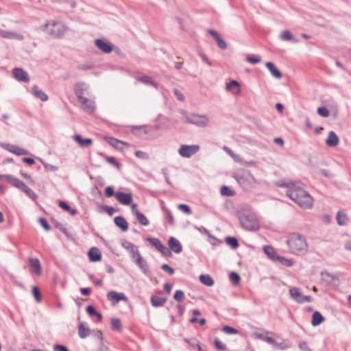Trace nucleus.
Masks as SVG:
<instances>
[{
  "mask_svg": "<svg viewBox=\"0 0 351 351\" xmlns=\"http://www.w3.org/2000/svg\"><path fill=\"white\" fill-rule=\"evenodd\" d=\"M264 251L265 254L272 260L276 261L278 258V254L274 251V248L270 246H265Z\"/></svg>",
  "mask_w": 351,
  "mask_h": 351,
  "instance_id": "nucleus-38",
  "label": "nucleus"
},
{
  "mask_svg": "<svg viewBox=\"0 0 351 351\" xmlns=\"http://www.w3.org/2000/svg\"><path fill=\"white\" fill-rule=\"evenodd\" d=\"M151 304L154 307H160L165 304L167 301L166 298L160 297L158 295H152L150 299Z\"/></svg>",
  "mask_w": 351,
  "mask_h": 351,
  "instance_id": "nucleus-30",
  "label": "nucleus"
},
{
  "mask_svg": "<svg viewBox=\"0 0 351 351\" xmlns=\"http://www.w3.org/2000/svg\"><path fill=\"white\" fill-rule=\"evenodd\" d=\"M296 184H297V182L280 181L277 183V185L279 187H286V188H287V190H289V189H291L292 186L293 185H295Z\"/></svg>",
  "mask_w": 351,
  "mask_h": 351,
  "instance_id": "nucleus-48",
  "label": "nucleus"
},
{
  "mask_svg": "<svg viewBox=\"0 0 351 351\" xmlns=\"http://www.w3.org/2000/svg\"><path fill=\"white\" fill-rule=\"evenodd\" d=\"M0 36L7 39H16L18 40H24L23 35L5 30H0Z\"/></svg>",
  "mask_w": 351,
  "mask_h": 351,
  "instance_id": "nucleus-18",
  "label": "nucleus"
},
{
  "mask_svg": "<svg viewBox=\"0 0 351 351\" xmlns=\"http://www.w3.org/2000/svg\"><path fill=\"white\" fill-rule=\"evenodd\" d=\"M134 154L137 158L142 160H148L149 158L147 153L140 150L136 151Z\"/></svg>",
  "mask_w": 351,
  "mask_h": 351,
  "instance_id": "nucleus-50",
  "label": "nucleus"
},
{
  "mask_svg": "<svg viewBox=\"0 0 351 351\" xmlns=\"http://www.w3.org/2000/svg\"><path fill=\"white\" fill-rule=\"evenodd\" d=\"M32 93L37 98L40 99L43 101L48 100V96L42 90L38 89L37 86H34L32 88Z\"/></svg>",
  "mask_w": 351,
  "mask_h": 351,
  "instance_id": "nucleus-28",
  "label": "nucleus"
},
{
  "mask_svg": "<svg viewBox=\"0 0 351 351\" xmlns=\"http://www.w3.org/2000/svg\"><path fill=\"white\" fill-rule=\"evenodd\" d=\"M337 221L339 226L346 225L348 221L346 215L341 211H339L337 215Z\"/></svg>",
  "mask_w": 351,
  "mask_h": 351,
  "instance_id": "nucleus-37",
  "label": "nucleus"
},
{
  "mask_svg": "<svg viewBox=\"0 0 351 351\" xmlns=\"http://www.w3.org/2000/svg\"><path fill=\"white\" fill-rule=\"evenodd\" d=\"M220 192L222 195L226 197H232L234 195V192L227 186H223Z\"/></svg>",
  "mask_w": 351,
  "mask_h": 351,
  "instance_id": "nucleus-46",
  "label": "nucleus"
},
{
  "mask_svg": "<svg viewBox=\"0 0 351 351\" xmlns=\"http://www.w3.org/2000/svg\"><path fill=\"white\" fill-rule=\"evenodd\" d=\"M287 243L292 253L303 254L307 250V243L305 237L298 233H293L289 236Z\"/></svg>",
  "mask_w": 351,
  "mask_h": 351,
  "instance_id": "nucleus-3",
  "label": "nucleus"
},
{
  "mask_svg": "<svg viewBox=\"0 0 351 351\" xmlns=\"http://www.w3.org/2000/svg\"><path fill=\"white\" fill-rule=\"evenodd\" d=\"M114 222L117 226L120 228L122 231L125 232L128 229V223L124 217L117 216L114 219Z\"/></svg>",
  "mask_w": 351,
  "mask_h": 351,
  "instance_id": "nucleus-27",
  "label": "nucleus"
},
{
  "mask_svg": "<svg viewBox=\"0 0 351 351\" xmlns=\"http://www.w3.org/2000/svg\"><path fill=\"white\" fill-rule=\"evenodd\" d=\"M10 184L23 191L28 197L32 199L37 198V195L29 189L23 181L16 178H10Z\"/></svg>",
  "mask_w": 351,
  "mask_h": 351,
  "instance_id": "nucleus-7",
  "label": "nucleus"
},
{
  "mask_svg": "<svg viewBox=\"0 0 351 351\" xmlns=\"http://www.w3.org/2000/svg\"><path fill=\"white\" fill-rule=\"evenodd\" d=\"M32 291H33V294L35 297L36 300L38 302H40L41 300V295H40L39 289L36 287H34Z\"/></svg>",
  "mask_w": 351,
  "mask_h": 351,
  "instance_id": "nucleus-60",
  "label": "nucleus"
},
{
  "mask_svg": "<svg viewBox=\"0 0 351 351\" xmlns=\"http://www.w3.org/2000/svg\"><path fill=\"white\" fill-rule=\"evenodd\" d=\"M321 277L322 280L328 285H335L339 281L336 276L327 271H322L321 273Z\"/></svg>",
  "mask_w": 351,
  "mask_h": 351,
  "instance_id": "nucleus-23",
  "label": "nucleus"
},
{
  "mask_svg": "<svg viewBox=\"0 0 351 351\" xmlns=\"http://www.w3.org/2000/svg\"><path fill=\"white\" fill-rule=\"evenodd\" d=\"M107 299L112 305H116L120 301L128 302V298L124 293H119L115 291H110L107 293Z\"/></svg>",
  "mask_w": 351,
  "mask_h": 351,
  "instance_id": "nucleus-9",
  "label": "nucleus"
},
{
  "mask_svg": "<svg viewBox=\"0 0 351 351\" xmlns=\"http://www.w3.org/2000/svg\"><path fill=\"white\" fill-rule=\"evenodd\" d=\"M89 260L91 262H97L101 260V254L99 250L96 247H91L88 253Z\"/></svg>",
  "mask_w": 351,
  "mask_h": 351,
  "instance_id": "nucleus-20",
  "label": "nucleus"
},
{
  "mask_svg": "<svg viewBox=\"0 0 351 351\" xmlns=\"http://www.w3.org/2000/svg\"><path fill=\"white\" fill-rule=\"evenodd\" d=\"M136 217V220L143 226L149 225V220L146 217L145 215L141 213H138L134 215Z\"/></svg>",
  "mask_w": 351,
  "mask_h": 351,
  "instance_id": "nucleus-40",
  "label": "nucleus"
},
{
  "mask_svg": "<svg viewBox=\"0 0 351 351\" xmlns=\"http://www.w3.org/2000/svg\"><path fill=\"white\" fill-rule=\"evenodd\" d=\"M148 242L156 247L161 254L166 256H171V251L164 245L162 244L160 241L156 238H147Z\"/></svg>",
  "mask_w": 351,
  "mask_h": 351,
  "instance_id": "nucleus-10",
  "label": "nucleus"
},
{
  "mask_svg": "<svg viewBox=\"0 0 351 351\" xmlns=\"http://www.w3.org/2000/svg\"><path fill=\"white\" fill-rule=\"evenodd\" d=\"M101 210L106 211L110 216H112L115 212V209L109 206H103L101 208Z\"/></svg>",
  "mask_w": 351,
  "mask_h": 351,
  "instance_id": "nucleus-56",
  "label": "nucleus"
},
{
  "mask_svg": "<svg viewBox=\"0 0 351 351\" xmlns=\"http://www.w3.org/2000/svg\"><path fill=\"white\" fill-rule=\"evenodd\" d=\"M53 350L54 351H69V349L62 345H55Z\"/></svg>",
  "mask_w": 351,
  "mask_h": 351,
  "instance_id": "nucleus-64",
  "label": "nucleus"
},
{
  "mask_svg": "<svg viewBox=\"0 0 351 351\" xmlns=\"http://www.w3.org/2000/svg\"><path fill=\"white\" fill-rule=\"evenodd\" d=\"M169 250L173 251L176 254H179L182 251V246L180 242L173 237H171L168 241Z\"/></svg>",
  "mask_w": 351,
  "mask_h": 351,
  "instance_id": "nucleus-15",
  "label": "nucleus"
},
{
  "mask_svg": "<svg viewBox=\"0 0 351 351\" xmlns=\"http://www.w3.org/2000/svg\"><path fill=\"white\" fill-rule=\"evenodd\" d=\"M122 246L130 252L131 258L134 257L136 255H138V254L140 253L137 247L130 241H125L123 242Z\"/></svg>",
  "mask_w": 351,
  "mask_h": 351,
  "instance_id": "nucleus-25",
  "label": "nucleus"
},
{
  "mask_svg": "<svg viewBox=\"0 0 351 351\" xmlns=\"http://www.w3.org/2000/svg\"><path fill=\"white\" fill-rule=\"evenodd\" d=\"M106 160L108 163L112 164L118 168H119L121 167V164L117 161L115 158H114L112 156H108L106 158Z\"/></svg>",
  "mask_w": 351,
  "mask_h": 351,
  "instance_id": "nucleus-59",
  "label": "nucleus"
},
{
  "mask_svg": "<svg viewBox=\"0 0 351 351\" xmlns=\"http://www.w3.org/2000/svg\"><path fill=\"white\" fill-rule=\"evenodd\" d=\"M299 348L302 351H312V350L308 346L306 341H302L299 344Z\"/></svg>",
  "mask_w": 351,
  "mask_h": 351,
  "instance_id": "nucleus-63",
  "label": "nucleus"
},
{
  "mask_svg": "<svg viewBox=\"0 0 351 351\" xmlns=\"http://www.w3.org/2000/svg\"><path fill=\"white\" fill-rule=\"evenodd\" d=\"M137 80L145 85H151L154 88H158V84L155 81L152 80V77L148 75H144L142 77H138Z\"/></svg>",
  "mask_w": 351,
  "mask_h": 351,
  "instance_id": "nucleus-33",
  "label": "nucleus"
},
{
  "mask_svg": "<svg viewBox=\"0 0 351 351\" xmlns=\"http://www.w3.org/2000/svg\"><path fill=\"white\" fill-rule=\"evenodd\" d=\"M88 89V85L84 82L76 83L74 86L75 94L78 99L84 97V93Z\"/></svg>",
  "mask_w": 351,
  "mask_h": 351,
  "instance_id": "nucleus-16",
  "label": "nucleus"
},
{
  "mask_svg": "<svg viewBox=\"0 0 351 351\" xmlns=\"http://www.w3.org/2000/svg\"><path fill=\"white\" fill-rule=\"evenodd\" d=\"M136 265L141 269V270L145 274L147 275L149 273V269L147 263L145 259L143 258L141 254H138L134 257L132 258Z\"/></svg>",
  "mask_w": 351,
  "mask_h": 351,
  "instance_id": "nucleus-11",
  "label": "nucleus"
},
{
  "mask_svg": "<svg viewBox=\"0 0 351 351\" xmlns=\"http://www.w3.org/2000/svg\"><path fill=\"white\" fill-rule=\"evenodd\" d=\"M41 29L53 38H62L68 32L69 27L60 21L49 20L45 22Z\"/></svg>",
  "mask_w": 351,
  "mask_h": 351,
  "instance_id": "nucleus-2",
  "label": "nucleus"
},
{
  "mask_svg": "<svg viewBox=\"0 0 351 351\" xmlns=\"http://www.w3.org/2000/svg\"><path fill=\"white\" fill-rule=\"evenodd\" d=\"M286 194L302 208L310 209L313 206V198L302 188L301 183L297 182L291 189L287 190Z\"/></svg>",
  "mask_w": 351,
  "mask_h": 351,
  "instance_id": "nucleus-1",
  "label": "nucleus"
},
{
  "mask_svg": "<svg viewBox=\"0 0 351 351\" xmlns=\"http://www.w3.org/2000/svg\"><path fill=\"white\" fill-rule=\"evenodd\" d=\"M184 121L187 123H191L204 128L208 125L209 119L205 115L191 114L184 117Z\"/></svg>",
  "mask_w": 351,
  "mask_h": 351,
  "instance_id": "nucleus-6",
  "label": "nucleus"
},
{
  "mask_svg": "<svg viewBox=\"0 0 351 351\" xmlns=\"http://www.w3.org/2000/svg\"><path fill=\"white\" fill-rule=\"evenodd\" d=\"M116 199L123 205H130L132 201V195L131 193L123 192H117L115 194Z\"/></svg>",
  "mask_w": 351,
  "mask_h": 351,
  "instance_id": "nucleus-13",
  "label": "nucleus"
},
{
  "mask_svg": "<svg viewBox=\"0 0 351 351\" xmlns=\"http://www.w3.org/2000/svg\"><path fill=\"white\" fill-rule=\"evenodd\" d=\"M317 113L323 117H328L330 114L329 110L326 107H319L317 109Z\"/></svg>",
  "mask_w": 351,
  "mask_h": 351,
  "instance_id": "nucleus-51",
  "label": "nucleus"
},
{
  "mask_svg": "<svg viewBox=\"0 0 351 351\" xmlns=\"http://www.w3.org/2000/svg\"><path fill=\"white\" fill-rule=\"evenodd\" d=\"M234 179L245 189L254 188L257 182L253 175L247 170H241L232 175Z\"/></svg>",
  "mask_w": 351,
  "mask_h": 351,
  "instance_id": "nucleus-4",
  "label": "nucleus"
},
{
  "mask_svg": "<svg viewBox=\"0 0 351 351\" xmlns=\"http://www.w3.org/2000/svg\"><path fill=\"white\" fill-rule=\"evenodd\" d=\"M229 278L234 286H237L240 283L241 278L237 273L232 271L229 275Z\"/></svg>",
  "mask_w": 351,
  "mask_h": 351,
  "instance_id": "nucleus-41",
  "label": "nucleus"
},
{
  "mask_svg": "<svg viewBox=\"0 0 351 351\" xmlns=\"http://www.w3.org/2000/svg\"><path fill=\"white\" fill-rule=\"evenodd\" d=\"M234 87L237 88V95H239L241 93V88L239 87V83L236 80H231L229 83H227L226 88L227 90L230 91Z\"/></svg>",
  "mask_w": 351,
  "mask_h": 351,
  "instance_id": "nucleus-39",
  "label": "nucleus"
},
{
  "mask_svg": "<svg viewBox=\"0 0 351 351\" xmlns=\"http://www.w3.org/2000/svg\"><path fill=\"white\" fill-rule=\"evenodd\" d=\"M178 208L187 215H190L192 213L191 208L186 204H178Z\"/></svg>",
  "mask_w": 351,
  "mask_h": 351,
  "instance_id": "nucleus-47",
  "label": "nucleus"
},
{
  "mask_svg": "<svg viewBox=\"0 0 351 351\" xmlns=\"http://www.w3.org/2000/svg\"><path fill=\"white\" fill-rule=\"evenodd\" d=\"M78 334L80 338L84 339L87 337L90 334V329L88 327V325L85 323L81 322L80 323L78 327Z\"/></svg>",
  "mask_w": 351,
  "mask_h": 351,
  "instance_id": "nucleus-29",
  "label": "nucleus"
},
{
  "mask_svg": "<svg viewBox=\"0 0 351 351\" xmlns=\"http://www.w3.org/2000/svg\"><path fill=\"white\" fill-rule=\"evenodd\" d=\"M200 149L198 145H181L178 150V154L183 158H191Z\"/></svg>",
  "mask_w": 351,
  "mask_h": 351,
  "instance_id": "nucleus-8",
  "label": "nucleus"
},
{
  "mask_svg": "<svg viewBox=\"0 0 351 351\" xmlns=\"http://www.w3.org/2000/svg\"><path fill=\"white\" fill-rule=\"evenodd\" d=\"M200 282L206 286H212L214 285V280L208 274H202L199 276Z\"/></svg>",
  "mask_w": 351,
  "mask_h": 351,
  "instance_id": "nucleus-35",
  "label": "nucleus"
},
{
  "mask_svg": "<svg viewBox=\"0 0 351 351\" xmlns=\"http://www.w3.org/2000/svg\"><path fill=\"white\" fill-rule=\"evenodd\" d=\"M208 33L215 39L219 48L221 49H226L227 48V44L226 41L221 38L217 32L213 29H208Z\"/></svg>",
  "mask_w": 351,
  "mask_h": 351,
  "instance_id": "nucleus-17",
  "label": "nucleus"
},
{
  "mask_svg": "<svg viewBox=\"0 0 351 351\" xmlns=\"http://www.w3.org/2000/svg\"><path fill=\"white\" fill-rule=\"evenodd\" d=\"M111 327L113 330L120 331L122 329V324L121 320L118 318H113L111 319Z\"/></svg>",
  "mask_w": 351,
  "mask_h": 351,
  "instance_id": "nucleus-43",
  "label": "nucleus"
},
{
  "mask_svg": "<svg viewBox=\"0 0 351 351\" xmlns=\"http://www.w3.org/2000/svg\"><path fill=\"white\" fill-rule=\"evenodd\" d=\"M29 263L32 272L38 275L41 274V265L38 258H29Z\"/></svg>",
  "mask_w": 351,
  "mask_h": 351,
  "instance_id": "nucleus-22",
  "label": "nucleus"
},
{
  "mask_svg": "<svg viewBox=\"0 0 351 351\" xmlns=\"http://www.w3.org/2000/svg\"><path fill=\"white\" fill-rule=\"evenodd\" d=\"M164 212L166 213V219L167 221L171 223H174V218L173 215L171 214V211L169 210L167 208H163Z\"/></svg>",
  "mask_w": 351,
  "mask_h": 351,
  "instance_id": "nucleus-52",
  "label": "nucleus"
},
{
  "mask_svg": "<svg viewBox=\"0 0 351 351\" xmlns=\"http://www.w3.org/2000/svg\"><path fill=\"white\" fill-rule=\"evenodd\" d=\"M289 293L291 298L296 302L300 304L303 303L302 298L304 295L302 294L300 289L297 287H292L289 289Z\"/></svg>",
  "mask_w": 351,
  "mask_h": 351,
  "instance_id": "nucleus-24",
  "label": "nucleus"
},
{
  "mask_svg": "<svg viewBox=\"0 0 351 351\" xmlns=\"http://www.w3.org/2000/svg\"><path fill=\"white\" fill-rule=\"evenodd\" d=\"M10 152L17 156H24L29 154L27 149L18 146H13Z\"/></svg>",
  "mask_w": 351,
  "mask_h": 351,
  "instance_id": "nucleus-36",
  "label": "nucleus"
},
{
  "mask_svg": "<svg viewBox=\"0 0 351 351\" xmlns=\"http://www.w3.org/2000/svg\"><path fill=\"white\" fill-rule=\"evenodd\" d=\"M13 75L14 78L19 82H28L29 81V77L27 73L23 69H14Z\"/></svg>",
  "mask_w": 351,
  "mask_h": 351,
  "instance_id": "nucleus-14",
  "label": "nucleus"
},
{
  "mask_svg": "<svg viewBox=\"0 0 351 351\" xmlns=\"http://www.w3.org/2000/svg\"><path fill=\"white\" fill-rule=\"evenodd\" d=\"M95 44L98 49L106 53H109L113 50L114 45L104 40L96 39L95 40Z\"/></svg>",
  "mask_w": 351,
  "mask_h": 351,
  "instance_id": "nucleus-12",
  "label": "nucleus"
},
{
  "mask_svg": "<svg viewBox=\"0 0 351 351\" xmlns=\"http://www.w3.org/2000/svg\"><path fill=\"white\" fill-rule=\"evenodd\" d=\"M214 345L218 350L222 351L226 349V346L223 343H222L219 339H215L214 341Z\"/></svg>",
  "mask_w": 351,
  "mask_h": 351,
  "instance_id": "nucleus-55",
  "label": "nucleus"
},
{
  "mask_svg": "<svg viewBox=\"0 0 351 351\" xmlns=\"http://www.w3.org/2000/svg\"><path fill=\"white\" fill-rule=\"evenodd\" d=\"M239 221L243 228L248 230H257L259 228V223L256 216L254 213H243L239 215Z\"/></svg>",
  "mask_w": 351,
  "mask_h": 351,
  "instance_id": "nucleus-5",
  "label": "nucleus"
},
{
  "mask_svg": "<svg viewBox=\"0 0 351 351\" xmlns=\"http://www.w3.org/2000/svg\"><path fill=\"white\" fill-rule=\"evenodd\" d=\"M261 60L259 56H248L247 61L251 64H255L260 62Z\"/></svg>",
  "mask_w": 351,
  "mask_h": 351,
  "instance_id": "nucleus-57",
  "label": "nucleus"
},
{
  "mask_svg": "<svg viewBox=\"0 0 351 351\" xmlns=\"http://www.w3.org/2000/svg\"><path fill=\"white\" fill-rule=\"evenodd\" d=\"M324 319L322 315L319 312L316 311L313 314L311 324L313 326H316L321 324Z\"/></svg>",
  "mask_w": 351,
  "mask_h": 351,
  "instance_id": "nucleus-34",
  "label": "nucleus"
},
{
  "mask_svg": "<svg viewBox=\"0 0 351 351\" xmlns=\"http://www.w3.org/2000/svg\"><path fill=\"white\" fill-rule=\"evenodd\" d=\"M116 193L114 191L112 186H108L105 189V195L108 197L115 196Z\"/></svg>",
  "mask_w": 351,
  "mask_h": 351,
  "instance_id": "nucleus-58",
  "label": "nucleus"
},
{
  "mask_svg": "<svg viewBox=\"0 0 351 351\" xmlns=\"http://www.w3.org/2000/svg\"><path fill=\"white\" fill-rule=\"evenodd\" d=\"M276 261L280 262L282 265L290 267L293 264V261L292 259H288L280 255H278V258H276Z\"/></svg>",
  "mask_w": 351,
  "mask_h": 351,
  "instance_id": "nucleus-42",
  "label": "nucleus"
},
{
  "mask_svg": "<svg viewBox=\"0 0 351 351\" xmlns=\"http://www.w3.org/2000/svg\"><path fill=\"white\" fill-rule=\"evenodd\" d=\"M223 331L228 334H237L238 330L234 328L228 326H226L223 328Z\"/></svg>",
  "mask_w": 351,
  "mask_h": 351,
  "instance_id": "nucleus-61",
  "label": "nucleus"
},
{
  "mask_svg": "<svg viewBox=\"0 0 351 351\" xmlns=\"http://www.w3.org/2000/svg\"><path fill=\"white\" fill-rule=\"evenodd\" d=\"M79 101L81 102L84 110H86L88 113L93 112L95 106V103L93 101L86 97H83L82 99H79Z\"/></svg>",
  "mask_w": 351,
  "mask_h": 351,
  "instance_id": "nucleus-19",
  "label": "nucleus"
},
{
  "mask_svg": "<svg viewBox=\"0 0 351 351\" xmlns=\"http://www.w3.org/2000/svg\"><path fill=\"white\" fill-rule=\"evenodd\" d=\"M339 139L338 136L334 131H330L328 133L327 139L326 140V144L330 147L337 146L339 144Z\"/></svg>",
  "mask_w": 351,
  "mask_h": 351,
  "instance_id": "nucleus-21",
  "label": "nucleus"
},
{
  "mask_svg": "<svg viewBox=\"0 0 351 351\" xmlns=\"http://www.w3.org/2000/svg\"><path fill=\"white\" fill-rule=\"evenodd\" d=\"M73 139L79 144L82 147H89L93 144L91 138H83L80 134H75Z\"/></svg>",
  "mask_w": 351,
  "mask_h": 351,
  "instance_id": "nucleus-26",
  "label": "nucleus"
},
{
  "mask_svg": "<svg viewBox=\"0 0 351 351\" xmlns=\"http://www.w3.org/2000/svg\"><path fill=\"white\" fill-rule=\"evenodd\" d=\"M280 38L285 41H292L294 43H298L299 42V40L294 38L289 30L283 31L280 35Z\"/></svg>",
  "mask_w": 351,
  "mask_h": 351,
  "instance_id": "nucleus-32",
  "label": "nucleus"
},
{
  "mask_svg": "<svg viewBox=\"0 0 351 351\" xmlns=\"http://www.w3.org/2000/svg\"><path fill=\"white\" fill-rule=\"evenodd\" d=\"M274 348L279 350H285L289 348V346L285 343L284 340H282L280 343L275 341Z\"/></svg>",
  "mask_w": 351,
  "mask_h": 351,
  "instance_id": "nucleus-54",
  "label": "nucleus"
},
{
  "mask_svg": "<svg viewBox=\"0 0 351 351\" xmlns=\"http://www.w3.org/2000/svg\"><path fill=\"white\" fill-rule=\"evenodd\" d=\"M173 298L178 302H182L184 298V293L181 290H177L173 295Z\"/></svg>",
  "mask_w": 351,
  "mask_h": 351,
  "instance_id": "nucleus-49",
  "label": "nucleus"
},
{
  "mask_svg": "<svg viewBox=\"0 0 351 351\" xmlns=\"http://www.w3.org/2000/svg\"><path fill=\"white\" fill-rule=\"evenodd\" d=\"M226 242L228 245L231 246L233 249H236L239 247V242L237 239L234 237H227L226 238Z\"/></svg>",
  "mask_w": 351,
  "mask_h": 351,
  "instance_id": "nucleus-45",
  "label": "nucleus"
},
{
  "mask_svg": "<svg viewBox=\"0 0 351 351\" xmlns=\"http://www.w3.org/2000/svg\"><path fill=\"white\" fill-rule=\"evenodd\" d=\"M161 268L166 272H167L169 274L172 275L174 274V269L168 265L167 264H163L162 265Z\"/></svg>",
  "mask_w": 351,
  "mask_h": 351,
  "instance_id": "nucleus-62",
  "label": "nucleus"
},
{
  "mask_svg": "<svg viewBox=\"0 0 351 351\" xmlns=\"http://www.w3.org/2000/svg\"><path fill=\"white\" fill-rule=\"evenodd\" d=\"M39 223L45 230L49 231L51 229V226L48 223L47 221L45 218H39Z\"/></svg>",
  "mask_w": 351,
  "mask_h": 351,
  "instance_id": "nucleus-53",
  "label": "nucleus"
},
{
  "mask_svg": "<svg viewBox=\"0 0 351 351\" xmlns=\"http://www.w3.org/2000/svg\"><path fill=\"white\" fill-rule=\"evenodd\" d=\"M266 66L270 71L271 74L276 78L280 79L282 77V73L276 67V66L271 62L266 63Z\"/></svg>",
  "mask_w": 351,
  "mask_h": 351,
  "instance_id": "nucleus-31",
  "label": "nucleus"
},
{
  "mask_svg": "<svg viewBox=\"0 0 351 351\" xmlns=\"http://www.w3.org/2000/svg\"><path fill=\"white\" fill-rule=\"evenodd\" d=\"M59 206L62 209L69 211L71 215H75L77 213V210L71 208L65 202L60 201L59 202Z\"/></svg>",
  "mask_w": 351,
  "mask_h": 351,
  "instance_id": "nucleus-44",
  "label": "nucleus"
}]
</instances>
